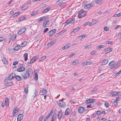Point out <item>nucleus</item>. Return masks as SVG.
<instances>
[{
  "label": "nucleus",
  "instance_id": "9b49d317",
  "mask_svg": "<svg viewBox=\"0 0 121 121\" xmlns=\"http://www.w3.org/2000/svg\"><path fill=\"white\" fill-rule=\"evenodd\" d=\"M26 28H23L21 29L18 32V34L20 35L24 33L26 30Z\"/></svg>",
  "mask_w": 121,
  "mask_h": 121
},
{
  "label": "nucleus",
  "instance_id": "13d9d810",
  "mask_svg": "<svg viewBox=\"0 0 121 121\" xmlns=\"http://www.w3.org/2000/svg\"><path fill=\"white\" fill-rule=\"evenodd\" d=\"M66 5V3L64 2L62 4H60V7H62L65 6Z\"/></svg>",
  "mask_w": 121,
  "mask_h": 121
},
{
  "label": "nucleus",
  "instance_id": "338daca9",
  "mask_svg": "<svg viewBox=\"0 0 121 121\" xmlns=\"http://www.w3.org/2000/svg\"><path fill=\"white\" fill-rule=\"evenodd\" d=\"M96 51H93L91 52L90 53V54L91 55H94L95 53H96Z\"/></svg>",
  "mask_w": 121,
  "mask_h": 121
},
{
  "label": "nucleus",
  "instance_id": "6e6552de",
  "mask_svg": "<svg viewBox=\"0 0 121 121\" xmlns=\"http://www.w3.org/2000/svg\"><path fill=\"white\" fill-rule=\"evenodd\" d=\"M56 29H54L50 31L48 33V35L49 36L53 35L56 32Z\"/></svg>",
  "mask_w": 121,
  "mask_h": 121
},
{
  "label": "nucleus",
  "instance_id": "aec40b11",
  "mask_svg": "<svg viewBox=\"0 0 121 121\" xmlns=\"http://www.w3.org/2000/svg\"><path fill=\"white\" fill-rule=\"evenodd\" d=\"M24 57L25 61H26L28 59L27 53H25L24 54Z\"/></svg>",
  "mask_w": 121,
  "mask_h": 121
},
{
  "label": "nucleus",
  "instance_id": "a19ab883",
  "mask_svg": "<svg viewBox=\"0 0 121 121\" xmlns=\"http://www.w3.org/2000/svg\"><path fill=\"white\" fill-rule=\"evenodd\" d=\"M47 92L46 89H43L42 90V93L45 94H46Z\"/></svg>",
  "mask_w": 121,
  "mask_h": 121
},
{
  "label": "nucleus",
  "instance_id": "79ce46f5",
  "mask_svg": "<svg viewBox=\"0 0 121 121\" xmlns=\"http://www.w3.org/2000/svg\"><path fill=\"white\" fill-rule=\"evenodd\" d=\"M18 111V108L17 107H15L14 109L13 110V112H15L16 113Z\"/></svg>",
  "mask_w": 121,
  "mask_h": 121
},
{
  "label": "nucleus",
  "instance_id": "4468645a",
  "mask_svg": "<svg viewBox=\"0 0 121 121\" xmlns=\"http://www.w3.org/2000/svg\"><path fill=\"white\" fill-rule=\"evenodd\" d=\"M23 115L22 114H19L17 117V121H20L23 118Z\"/></svg>",
  "mask_w": 121,
  "mask_h": 121
},
{
  "label": "nucleus",
  "instance_id": "e2e57ef3",
  "mask_svg": "<svg viewBox=\"0 0 121 121\" xmlns=\"http://www.w3.org/2000/svg\"><path fill=\"white\" fill-rule=\"evenodd\" d=\"M43 115L42 116L40 117L39 118V120H40V121H42L43 120Z\"/></svg>",
  "mask_w": 121,
  "mask_h": 121
},
{
  "label": "nucleus",
  "instance_id": "bb28decb",
  "mask_svg": "<svg viewBox=\"0 0 121 121\" xmlns=\"http://www.w3.org/2000/svg\"><path fill=\"white\" fill-rule=\"evenodd\" d=\"M78 62L79 61L78 60H76L73 61L72 62V64L73 65H75L77 64Z\"/></svg>",
  "mask_w": 121,
  "mask_h": 121
},
{
  "label": "nucleus",
  "instance_id": "9d476101",
  "mask_svg": "<svg viewBox=\"0 0 121 121\" xmlns=\"http://www.w3.org/2000/svg\"><path fill=\"white\" fill-rule=\"evenodd\" d=\"M38 59V56H36L34 57L29 62V63L31 64L34 62L36 60Z\"/></svg>",
  "mask_w": 121,
  "mask_h": 121
},
{
  "label": "nucleus",
  "instance_id": "b1692460",
  "mask_svg": "<svg viewBox=\"0 0 121 121\" xmlns=\"http://www.w3.org/2000/svg\"><path fill=\"white\" fill-rule=\"evenodd\" d=\"M50 9V7L47 8L46 9H45L43 11L42 13H46L48 11H49Z\"/></svg>",
  "mask_w": 121,
  "mask_h": 121
},
{
  "label": "nucleus",
  "instance_id": "f3484780",
  "mask_svg": "<svg viewBox=\"0 0 121 121\" xmlns=\"http://www.w3.org/2000/svg\"><path fill=\"white\" fill-rule=\"evenodd\" d=\"M28 4H27L21 7V9L22 10H25L28 7Z\"/></svg>",
  "mask_w": 121,
  "mask_h": 121
},
{
  "label": "nucleus",
  "instance_id": "c85d7f7f",
  "mask_svg": "<svg viewBox=\"0 0 121 121\" xmlns=\"http://www.w3.org/2000/svg\"><path fill=\"white\" fill-rule=\"evenodd\" d=\"M20 46L17 45L15 47L14 50L15 51H17L20 48Z\"/></svg>",
  "mask_w": 121,
  "mask_h": 121
},
{
  "label": "nucleus",
  "instance_id": "8fccbe9b",
  "mask_svg": "<svg viewBox=\"0 0 121 121\" xmlns=\"http://www.w3.org/2000/svg\"><path fill=\"white\" fill-rule=\"evenodd\" d=\"M104 52L106 54L108 53L109 52L108 48L106 49H105L104 50Z\"/></svg>",
  "mask_w": 121,
  "mask_h": 121
},
{
  "label": "nucleus",
  "instance_id": "680f3d73",
  "mask_svg": "<svg viewBox=\"0 0 121 121\" xmlns=\"http://www.w3.org/2000/svg\"><path fill=\"white\" fill-rule=\"evenodd\" d=\"M112 43V42L109 41H107L106 42V43L108 44H111Z\"/></svg>",
  "mask_w": 121,
  "mask_h": 121
},
{
  "label": "nucleus",
  "instance_id": "412c9836",
  "mask_svg": "<svg viewBox=\"0 0 121 121\" xmlns=\"http://www.w3.org/2000/svg\"><path fill=\"white\" fill-rule=\"evenodd\" d=\"M70 113V110L69 109H67L66 110L65 112V114L66 115H69Z\"/></svg>",
  "mask_w": 121,
  "mask_h": 121
},
{
  "label": "nucleus",
  "instance_id": "6ab92c4d",
  "mask_svg": "<svg viewBox=\"0 0 121 121\" xmlns=\"http://www.w3.org/2000/svg\"><path fill=\"white\" fill-rule=\"evenodd\" d=\"M70 45V43H69L68 44L66 45L64 47L62 48V49L63 50L67 49L68 48Z\"/></svg>",
  "mask_w": 121,
  "mask_h": 121
},
{
  "label": "nucleus",
  "instance_id": "6e6d98bb",
  "mask_svg": "<svg viewBox=\"0 0 121 121\" xmlns=\"http://www.w3.org/2000/svg\"><path fill=\"white\" fill-rule=\"evenodd\" d=\"M5 39V38L3 37H0V42H1L4 40Z\"/></svg>",
  "mask_w": 121,
  "mask_h": 121
},
{
  "label": "nucleus",
  "instance_id": "ddd939ff",
  "mask_svg": "<svg viewBox=\"0 0 121 121\" xmlns=\"http://www.w3.org/2000/svg\"><path fill=\"white\" fill-rule=\"evenodd\" d=\"M48 16H44L40 18H39L38 20V21L39 22L40 21H42L43 20L46 19L47 18H48Z\"/></svg>",
  "mask_w": 121,
  "mask_h": 121
},
{
  "label": "nucleus",
  "instance_id": "0eeeda50",
  "mask_svg": "<svg viewBox=\"0 0 121 121\" xmlns=\"http://www.w3.org/2000/svg\"><path fill=\"white\" fill-rule=\"evenodd\" d=\"M16 76V74L15 73H12L8 77V79L9 80H10L14 78H15Z\"/></svg>",
  "mask_w": 121,
  "mask_h": 121
},
{
  "label": "nucleus",
  "instance_id": "2eb2a0df",
  "mask_svg": "<svg viewBox=\"0 0 121 121\" xmlns=\"http://www.w3.org/2000/svg\"><path fill=\"white\" fill-rule=\"evenodd\" d=\"M56 42V40H55L49 42L48 44V45L49 47L55 44Z\"/></svg>",
  "mask_w": 121,
  "mask_h": 121
},
{
  "label": "nucleus",
  "instance_id": "de8ad7c7",
  "mask_svg": "<svg viewBox=\"0 0 121 121\" xmlns=\"http://www.w3.org/2000/svg\"><path fill=\"white\" fill-rule=\"evenodd\" d=\"M56 116V115L55 114H53L52 117L51 121H52V120L53 121H54V120L55 119Z\"/></svg>",
  "mask_w": 121,
  "mask_h": 121
},
{
  "label": "nucleus",
  "instance_id": "7ed1b4c3",
  "mask_svg": "<svg viewBox=\"0 0 121 121\" xmlns=\"http://www.w3.org/2000/svg\"><path fill=\"white\" fill-rule=\"evenodd\" d=\"M19 68L17 69V71L18 72H21L24 71L25 68L23 67V65L22 64H19Z\"/></svg>",
  "mask_w": 121,
  "mask_h": 121
},
{
  "label": "nucleus",
  "instance_id": "49530a36",
  "mask_svg": "<svg viewBox=\"0 0 121 121\" xmlns=\"http://www.w3.org/2000/svg\"><path fill=\"white\" fill-rule=\"evenodd\" d=\"M85 65H89L91 64V63L89 61H86L85 62H84L83 63V64H85Z\"/></svg>",
  "mask_w": 121,
  "mask_h": 121
},
{
  "label": "nucleus",
  "instance_id": "603ef678",
  "mask_svg": "<svg viewBox=\"0 0 121 121\" xmlns=\"http://www.w3.org/2000/svg\"><path fill=\"white\" fill-rule=\"evenodd\" d=\"M66 30H63L62 31H61L59 33V35H61L63 34L64 32H65L66 31Z\"/></svg>",
  "mask_w": 121,
  "mask_h": 121
},
{
  "label": "nucleus",
  "instance_id": "4be33fe9",
  "mask_svg": "<svg viewBox=\"0 0 121 121\" xmlns=\"http://www.w3.org/2000/svg\"><path fill=\"white\" fill-rule=\"evenodd\" d=\"M18 81H20L22 80L21 77L17 75H16L15 77Z\"/></svg>",
  "mask_w": 121,
  "mask_h": 121
},
{
  "label": "nucleus",
  "instance_id": "69168bd1",
  "mask_svg": "<svg viewBox=\"0 0 121 121\" xmlns=\"http://www.w3.org/2000/svg\"><path fill=\"white\" fill-rule=\"evenodd\" d=\"M105 105L107 108H108L109 106V104L107 103H105Z\"/></svg>",
  "mask_w": 121,
  "mask_h": 121
},
{
  "label": "nucleus",
  "instance_id": "39448f33",
  "mask_svg": "<svg viewBox=\"0 0 121 121\" xmlns=\"http://www.w3.org/2000/svg\"><path fill=\"white\" fill-rule=\"evenodd\" d=\"M94 6V2H92L90 4H86L84 8L86 9H87L92 7Z\"/></svg>",
  "mask_w": 121,
  "mask_h": 121
},
{
  "label": "nucleus",
  "instance_id": "3c124183",
  "mask_svg": "<svg viewBox=\"0 0 121 121\" xmlns=\"http://www.w3.org/2000/svg\"><path fill=\"white\" fill-rule=\"evenodd\" d=\"M120 64L118 62L117 64L116 65H115L114 66L115 68H117V67H118L119 66V65Z\"/></svg>",
  "mask_w": 121,
  "mask_h": 121
},
{
  "label": "nucleus",
  "instance_id": "f257e3e1",
  "mask_svg": "<svg viewBox=\"0 0 121 121\" xmlns=\"http://www.w3.org/2000/svg\"><path fill=\"white\" fill-rule=\"evenodd\" d=\"M33 74L32 70L31 68H29L26 69L25 71L22 73L21 75L24 79H26L30 76H31Z\"/></svg>",
  "mask_w": 121,
  "mask_h": 121
},
{
  "label": "nucleus",
  "instance_id": "20e7f679",
  "mask_svg": "<svg viewBox=\"0 0 121 121\" xmlns=\"http://www.w3.org/2000/svg\"><path fill=\"white\" fill-rule=\"evenodd\" d=\"M112 95V96H115L117 95H121V92H120V91H114L112 92L111 93Z\"/></svg>",
  "mask_w": 121,
  "mask_h": 121
},
{
  "label": "nucleus",
  "instance_id": "864d4df0",
  "mask_svg": "<svg viewBox=\"0 0 121 121\" xmlns=\"http://www.w3.org/2000/svg\"><path fill=\"white\" fill-rule=\"evenodd\" d=\"M104 30L106 31H109V28L108 27H107L105 26V27L104 28Z\"/></svg>",
  "mask_w": 121,
  "mask_h": 121
},
{
  "label": "nucleus",
  "instance_id": "5fc2aeb1",
  "mask_svg": "<svg viewBox=\"0 0 121 121\" xmlns=\"http://www.w3.org/2000/svg\"><path fill=\"white\" fill-rule=\"evenodd\" d=\"M37 13L36 12H33L30 14V15L31 16H33L36 15Z\"/></svg>",
  "mask_w": 121,
  "mask_h": 121
},
{
  "label": "nucleus",
  "instance_id": "c9c22d12",
  "mask_svg": "<svg viewBox=\"0 0 121 121\" xmlns=\"http://www.w3.org/2000/svg\"><path fill=\"white\" fill-rule=\"evenodd\" d=\"M16 35H13L11 37L12 40L13 41L14 40V39L16 38Z\"/></svg>",
  "mask_w": 121,
  "mask_h": 121
},
{
  "label": "nucleus",
  "instance_id": "2f4dec72",
  "mask_svg": "<svg viewBox=\"0 0 121 121\" xmlns=\"http://www.w3.org/2000/svg\"><path fill=\"white\" fill-rule=\"evenodd\" d=\"M2 61L3 63L5 64L6 65L8 64V62L4 58L2 60Z\"/></svg>",
  "mask_w": 121,
  "mask_h": 121
},
{
  "label": "nucleus",
  "instance_id": "5701e85b",
  "mask_svg": "<svg viewBox=\"0 0 121 121\" xmlns=\"http://www.w3.org/2000/svg\"><path fill=\"white\" fill-rule=\"evenodd\" d=\"M80 28V27H77L75 28L74 29H73V32L74 33L78 31Z\"/></svg>",
  "mask_w": 121,
  "mask_h": 121
},
{
  "label": "nucleus",
  "instance_id": "bf43d9fd",
  "mask_svg": "<svg viewBox=\"0 0 121 121\" xmlns=\"http://www.w3.org/2000/svg\"><path fill=\"white\" fill-rule=\"evenodd\" d=\"M104 46L103 45H100L99 46L98 48V49L99 50L100 48H103Z\"/></svg>",
  "mask_w": 121,
  "mask_h": 121
},
{
  "label": "nucleus",
  "instance_id": "e433bc0d",
  "mask_svg": "<svg viewBox=\"0 0 121 121\" xmlns=\"http://www.w3.org/2000/svg\"><path fill=\"white\" fill-rule=\"evenodd\" d=\"M38 94V92L36 90L34 92V95H33V97H35Z\"/></svg>",
  "mask_w": 121,
  "mask_h": 121
},
{
  "label": "nucleus",
  "instance_id": "052dcab7",
  "mask_svg": "<svg viewBox=\"0 0 121 121\" xmlns=\"http://www.w3.org/2000/svg\"><path fill=\"white\" fill-rule=\"evenodd\" d=\"M90 22H87L85 23L83 25L85 26H86L88 24H90Z\"/></svg>",
  "mask_w": 121,
  "mask_h": 121
},
{
  "label": "nucleus",
  "instance_id": "a18cd8bd",
  "mask_svg": "<svg viewBox=\"0 0 121 121\" xmlns=\"http://www.w3.org/2000/svg\"><path fill=\"white\" fill-rule=\"evenodd\" d=\"M62 2V0H59L56 2V3L57 4H60Z\"/></svg>",
  "mask_w": 121,
  "mask_h": 121
},
{
  "label": "nucleus",
  "instance_id": "c756f323",
  "mask_svg": "<svg viewBox=\"0 0 121 121\" xmlns=\"http://www.w3.org/2000/svg\"><path fill=\"white\" fill-rule=\"evenodd\" d=\"M26 18V17L25 16L19 18L18 20V21L19 22H20L22 21H23Z\"/></svg>",
  "mask_w": 121,
  "mask_h": 121
},
{
  "label": "nucleus",
  "instance_id": "a211bd4d",
  "mask_svg": "<svg viewBox=\"0 0 121 121\" xmlns=\"http://www.w3.org/2000/svg\"><path fill=\"white\" fill-rule=\"evenodd\" d=\"M94 105V103L93 102H91L89 104L87 105V108L88 107L92 108Z\"/></svg>",
  "mask_w": 121,
  "mask_h": 121
},
{
  "label": "nucleus",
  "instance_id": "dca6fc26",
  "mask_svg": "<svg viewBox=\"0 0 121 121\" xmlns=\"http://www.w3.org/2000/svg\"><path fill=\"white\" fill-rule=\"evenodd\" d=\"M108 62V60L107 59H104L102 61L101 64L102 65H105L107 64Z\"/></svg>",
  "mask_w": 121,
  "mask_h": 121
},
{
  "label": "nucleus",
  "instance_id": "393cba45",
  "mask_svg": "<svg viewBox=\"0 0 121 121\" xmlns=\"http://www.w3.org/2000/svg\"><path fill=\"white\" fill-rule=\"evenodd\" d=\"M9 99L8 98H6L5 99V104L6 105H9Z\"/></svg>",
  "mask_w": 121,
  "mask_h": 121
},
{
  "label": "nucleus",
  "instance_id": "423d86ee",
  "mask_svg": "<svg viewBox=\"0 0 121 121\" xmlns=\"http://www.w3.org/2000/svg\"><path fill=\"white\" fill-rule=\"evenodd\" d=\"M78 111L79 113H82L84 111V108L82 107H79L78 108Z\"/></svg>",
  "mask_w": 121,
  "mask_h": 121
},
{
  "label": "nucleus",
  "instance_id": "58836bf2",
  "mask_svg": "<svg viewBox=\"0 0 121 121\" xmlns=\"http://www.w3.org/2000/svg\"><path fill=\"white\" fill-rule=\"evenodd\" d=\"M114 61H112L109 63L108 65L110 66L114 64Z\"/></svg>",
  "mask_w": 121,
  "mask_h": 121
},
{
  "label": "nucleus",
  "instance_id": "0e129e2a",
  "mask_svg": "<svg viewBox=\"0 0 121 121\" xmlns=\"http://www.w3.org/2000/svg\"><path fill=\"white\" fill-rule=\"evenodd\" d=\"M75 54V53H72L70 55H69V58H71L72 56H73Z\"/></svg>",
  "mask_w": 121,
  "mask_h": 121
},
{
  "label": "nucleus",
  "instance_id": "f8f14e48",
  "mask_svg": "<svg viewBox=\"0 0 121 121\" xmlns=\"http://www.w3.org/2000/svg\"><path fill=\"white\" fill-rule=\"evenodd\" d=\"M85 12V11L82 10H81L79 11L78 12V17L79 18H81V14L84 13Z\"/></svg>",
  "mask_w": 121,
  "mask_h": 121
},
{
  "label": "nucleus",
  "instance_id": "f704fd0d",
  "mask_svg": "<svg viewBox=\"0 0 121 121\" xmlns=\"http://www.w3.org/2000/svg\"><path fill=\"white\" fill-rule=\"evenodd\" d=\"M27 43V42L24 41L21 44V46L22 47H24L26 45Z\"/></svg>",
  "mask_w": 121,
  "mask_h": 121
},
{
  "label": "nucleus",
  "instance_id": "4d7b16f0",
  "mask_svg": "<svg viewBox=\"0 0 121 121\" xmlns=\"http://www.w3.org/2000/svg\"><path fill=\"white\" fill-rule=\"evenodd\" d=\"M70 23H71V21H70V20H68L66 22L65 24V25H66Z\"/></svg>",
  "mask_w": 121,
  "mask_h": 121
},
{
  "label": "nucleus",
  "instance_id": "cd10ccee",
  "mask_svg": "<svg viewBox=\"0 0 121 121\" xmlns=\"http://www.w3.org/2000/svg\"><path fill=\"white\" fill-rule=\"evenodd\" d=\"M48 21V20H46L44 21V22L43 24V27L45 28L46 27V25L47 24Z\"/></svg>",
  "mask_w": 121,
  "mask_h": 121
},
{
  "label": "nucleus",
  "instance_id": "ea45409f",
  "mask_svg": "<svg viewBox=\"0 0 121 121\" xmlns=\"http://www.w3.org/2000/svg\"><path fill=\"white\" fill-rule=\"evenodd\" d=\"M28 86H26L24 90V91L26 93H27L28 92Z\"/></svg>",
  "mask_w": 121,
  "mask_h": 121
},
{
  "label": "nucleus",
  "instance_id": "f03ea898",
  "mask_svg": "<svg viewBox=\"0 0 121 121\" xmlns=\"http://www.w3.org/2000/svg\"><path fill=\"white\" fill-rule=\"evenodd\" d=\"M57 104L60 107L62 108L65 107V103L61 100H60L56 102Z\"/></svg>",
  "mask_w": 121,
  "mask_h": 121
},
{
  "label": "nucleus",
  "instance_id": "72a5a7b5",
  "mask_svg": "<svg viewBox=\"0 0 121 121\" xmlns=\"http://www.w3.org/2000/svg\"><path fill=\"white\" fill-rule=\"evenodd\" d=\"M118 104V103L116 101L113 102L112 103V105L113 106H116Z\"/></svg>",
  "mask_w": 121,
  "mask_h": 121
},
{
  "label": "nucleus",
  "instance_id": "1a4fd4ad",
  "mask_svg": "<svg viewBox=\"0 0 121 121\" xmlns=\"http://www.w3.org/2000/svg\"><path fill=\"white\" fill-rule=\"evenodd\" d=\"M62 116V111L61 110H60L59 111L57 115V117L59 120L61 118Z\"/></svg>",
  "mask_w": 121,
  "mask_h": 121
},
{
  "label": "nucleus",
  "instance_id": "09e8293b",
  "mask_svg": "<svg viewBox=\"0 0 121 121\" xmlns=\"http://www.w3.org/2000/svg\"><path fill=\"white\" fill-rule=\"evenodd\" d=\"M70 21H71V22L72 24H73L75 21V18H72L71 19V20H70Z\"/></svg>",
  "mask_w": 121,
  "mask_h": 121
},
{
  "label": "nucleus",
  "instance_id": "a878e982",
  "mask_svg": "<svg viewBox=\"0 0 121 121\" xmlns=\"http://www.w3.org/2000/svg\"><path fill=\"white\" fill-rule=\"evenodd\" d=\"M35 77H34V80H37L38 79V74L37 72H35Z\"/></svg>",
  "mask_w": 121,
  "mask_h": 121
},
{
  "label": "nucleus",
  "instance_id": "c03bdc74",
  "mask_svg": "<svg viewBox=\"0 0 121 121\" xmlns=\"http://www.w3.org/2000/svg\"><path fill=\"white\" fill-rule=\"evenodd\" d=\"M46 56H43L42 58H40L39 60L40 61H42L43 60H44V59H45V58H46Z\"/></svg>",
  "mask_w": 121,
  "mask_h": 121
},
{
  "label": "nucleus",
  "instance_id": "4c0bfd02",
  "mask_svg": "<svg viewBox=\"0 0 121 121\" xmlns=\"http://www.w3.org/2000/svg\"><path fill=\"white\" fill-rule=\"evenodd\" d=\"M13 84V83L12 82H9L7 83L6 85L7 86H10L12 85Z\"/></svg>",
  "mask_w": 121,
  "mask_h": 121
},
{
  "label": "nucleus",
  "instance_id": "7c9ffc66",
  "mask_svg": "<svg viewBox=\"0 0 121 121\" xmlns=\"http://www.w3.org/2000/svg\"><path fill=\"white\" fill-rule=\"evenodd\" d=\"M20 12H17L16 13H14L12 16V17H15L16 16H17L20 13Z\"/></svg>",
  "mask_w": 121,
  "mask_h": 121
},
{
  "label": "nucleus",
  "instance_id": "774afa93",
  "mask_svg": "<svg viewBox=\"0 0 121 121\" xmlns=\"http://www.w3.org/2000/svg\"><path fill=\"white\" fill-rule=\"evenodd\" d=\"M91 102H93L95 101V100L93 99H89Z\"/></svg>",
  "mask_w": 121,
  "mask_h": 121
},
{
  "label": "nucleus",
  "instance_id": "473e14b6",
  "mask_svg": "<svg viewBox=\"0 0 121 121\" xmlns=\"http://www.w3.org/2000/svg\"><path fill=\"white\" fill-rule=\"evenodd\" d=\"M95 2L97 4H100L102 3V1L101 0H95Z\"/></svg>",
  "mask_w": 121,
  "mask_h": 121
},
{
  "label": "nucleus",
  "instance_id": "37998d69",
  "mask_svg": "<svg viewBox=\"0 0 121 121\" xmlns=\"http://www.w3.org/2000/svg\"><path fill=\"white\" fill-rule=\"evenodd\" d=\"M121 15L120 13H119L115 15L113 17H119Z\"/></svg>",
  "mask_w": 121,
  "mask_h": 121
}]
</instances>
